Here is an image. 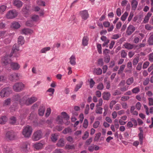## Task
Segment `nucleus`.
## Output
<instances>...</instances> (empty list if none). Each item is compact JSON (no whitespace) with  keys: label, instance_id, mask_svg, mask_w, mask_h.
<instances>
[{"label":"nucleus","instance_id":"1","mask_svg":"<svg viewBox=\"0 0 153 153\" xmlns=\"http://www.w3.org/2000/svg\"><path fill=\"white\" fill-rule=\"evenodd\" d=\"M19 46L18 45L14 44L12 49L11 51L9 54L6 55L1 59L2 62L5 65L11 64V60L10 58L12 56L17 57L20 56V52Z\"/></svg>","mask_w":153,"mask_h":153},{"label":"nucleus","instance_id":"2","mask_svg":"<svg viewBox=\"0 0 153 153\" xmlns=\"http://www.w3.org/2000/svg\"><path fill=\"white\" fill-rule=\"evenodd\" d=\"M32 128L31 126H27L25 127H24L23 129L22 134L25 138L29 137L32 132Z\"/></svg>","mask_w":153,"mask_h":153},{"label":"nucleus","instance_id":"3","mask_svg":"<svg viewBox=\"0 0 153 153\" xmlns=\"http://www.w3.org/2000/svg\"><path fill=\"white\" fill-rule=\"evenodd\" d=\"M16 133L14 131H8L5 134V138L7 140H13L16 139Z\"/></svg>","mask_w":153,"mask_h":153},{"label":"nucleus","instance_id":"4","mask_svg":"<svg viewBox=\"0 0 153 153\" xmlns=\"http://www.w3.org/2000/svg\"><path fill=\"white\" fill-rule=\"evenodd\" d=\"M12 93V90L9 87L3 88L0 92V96L1 97H7Z\"/></svg>","mask_w":153,"mask_h":153},{"label":"nucleus","instance_id":"5","mask_svg":"<svg viewBox=\"0 0 153 153\" xmlns=\"http://www.w3.org/2000/svg\"><path fill=\"white\" fill-rule=\"evenodd\" d=\"M25 87V85L22 82L16 83L13 86L14 91L19 92L23 90Z\"/></svg>","mask_w":153,"mask_h":153},{"label":"nucleus","instance_id":"6","mask_svg":"<svg viewBox=\"0 0 153 153\" xmlns=\"http://www.w3.org/2000/svg\"><path fill=\"white\" fill-rule=\"evenodd\" d=\"M42 132L41 131L39 130L35 132L32 136V140L34 141L39 140L42 137Z\"/></svg>","mask_w":153,"mask_h":153},{"label":"nucleus","instance_id":"7","mask_svg":"<svg viewBox=\"0 0 153 153\" xmlns=\"http://www.w3.org/2000/svg\"><path fill=\"white\" fill-rule=\"evenodd\" d=\"M18 12L15 10H9L6 15L8 19H13L18 15Z\"/></svg>","mask_w":153,"mask_h":153},{"label":"nucleus","instance_id":"8","mask_svg":"<svg viewBox=\"0 0 153 153\" xmlns=\"http://www.w3.org/2000/svg\"><path fill=\"white\" fill-rule=\"evenodd\" d=\"M20 76L19 74L14 73L10 75L9 79L12 82H16L19 79V77Z\"/></svg>","mask_w":153,"mask_h":153},{"label":"nucleus","instance_id":"9","mask_svg":"<svg viewBox=\"0 0 153 153\" xmlns=\"http://www.w3.org/2000/svg\"><path fill=\"white\" fill-rule=\"evenodd\" d=\"M135 30V27L133 25H130L128 27L126 33L129 36Z\"/></svg>","mask_w":153,"mask_h":153},{"label":"nucleus","instance_id":"10","mask_svg":"<svg viewBox=\"0 0 153 153\" xmlns=\"http://www.w3.org/2000/svg\"><path fill=\"white\" fill-rule=\"evenodd\" d=\"M138 129L140 131V132L138 134V136L139 137L140 143V144L142 145L143 144V131L142 129V127H140Z\"/></svg>","mask_w":153,"mask_h":153},{"label":"nucleus","instance_id":"11","mask_svg":"<svg viewBox=\"0 0 153 153\" xmlns=\"http://www.w3.org/2000/svg\"><path fill=\"white\" fill-rule=\"evenodd\" d=\"M30 6L29 5H25L22 8L23 14L24 15H28L30 13Z\"/></svg>","mask_w":153,"mask_h":153},{"label":"nucleus","instance_id":"12","mask_svg":"<svg viewBox=\"0 0 153 153\" xmlns=\"http://www.w3.org/2000/svg\"><path fill=\"white\" fill-rule=\"evenodd\" d=\"M38 20H28L26 22V25L27 27H32L35 25V23Z\"/></svg>","mask_w":153,"mask_h":153},{"label":"nucleus","instance_id":"13","mask_svg":"<svg viewBox=\"0 0 153 153\" xmlns=\"http://www.w3.org/2000/svg\"><path fill=\"white\" fill-rule=\"evenodd\" d=\"M10 66L11 69L13 70H18L20 67L19 65L16 62H11Z\"/></svg>","mask_w":153,"mask_h":153},{"label":"nucleus","instance_id":"14","mask_svg":"<svg viewBox=\"0 0 153 153\" xmlns=\"http://www.w3.org/2000/svg\"><path fill=\"white\" fill-rule=\"evenodd\" d=\"M13 3L14 5L18 8L22 7L23 4V3L20 0H13Z\"/></svg>","mask_w":153,"mask_h":153},{"label":"nucleus","instance_id":"15","mask_svg":"<svg viewBox=\"0 0 153 153\" xmlns=\"http://www.w3.org/2000/svg\"><path fill=\"white\" fill-rule=\"evenodd\" d=\"M4 150L6 153H13V150L10 148V145L7 144L4 146Z\"/></svg>","mask_w":153,"mask_h":153},{"label":"nucleus","instance_id":"16","mask_svg":"<svg viewBox=\"0 0 153 153\" xmlns=\"http://www.w3.org/2000/svg\"><path fill=\"white\" fill-rule=\"evenodd\" d=\"M82 18L83 19H87L88 18L89 15L88 12L86 10H84L80 12Z\"/></svg>","mask_w":153,"mask_h":153},{"label":"nucleus","instance_id":"17","mask_svg":"<svg viewBox=\"0 0 153 153\" xmlns=\"http://www.w3.org/2000/svg\"><path fill=\"white\" fill-rule=\"evenodd\" d=\"M111 94L109 92H104L102 94V98L104 100H109Z\"/></svg>","mask_w":153,"mask_h":153},{"label":"nucleus","instance_id":"18","mask_svg":"<svg viewBox=\"0 0 153 153\" xmlns=\"http://www.w3.org/2000/svg\"><path fill=\"white\" fill-rule=\"evenodd\" d=\"M24 42L25 40L24 37L22 36H20L18 39V45L19 46V45H22L24 43ZM15 44L17 45V44Z\"/></svg>","mask_w":153,"mask_h":153},{"label":"nucleus","instance_id":"19","mask_svg":"<svg viewBox=\"0 0 153 153\" xmlns=\"http://www.w3.org/2000/svg\"><path fill=\"white\" fill-rule=\"evenodd\" d=\"M22 33L25 35H28L29 34L33 32V31L28 28H24L22 30Z\"/></svg>","mask_w":153,"mask_h":153},{"label":"nucleus","instance_id":"20","mask_svg":"<svg viewBox=\"0 0 153 153\" xmlns=\"http://www.w3.org/2000/svg\"><path fill=\"white\" fill-rule=\"evenodd\" d=\"M45 111V107L44 106H41L38 110V114L39 116H43Z\"/></svg>","mask_w":153,"mask_h":153},{"label":"nucleus","instance_id":"21","mask_svg":"<svg viewBox=\"0 0 153 153\" xmlns=\"http://www.w3.org/2000/svg\"><path fill=\"white\" fill-rule=\"evenodd\" d=\"M134 45L128 43H126L123 45V46L125 48L130 50L133 49Z\"/></svg>","mask_w":153,"mask_h":153},{"label":"nucleus","instance_id":"22","mask_svg":"<svg viewBox=\"0 0 153 153\" xmlns=\"http://www.w3.org/2000/svg\"><path fill=\"white\" fill-rule=\"evenodd\" d=\"M65 144L63 138H61L58 141L57 145L59 147H63Z\"/></svg>","mask_w":153,"mask_h":153},{"label":"nucleus","instance_id":"23","mask_svg":"<svg viewBox=\"0 0 153 153\" xmlns=\"http://www.w3.org/2000/svg\"><path fill=\"white\" fill-rule=\"evenodd\" d=\"M28 143L26 142H24L22 143V145L21 146V149L22 151L25 152H26L27 151V146Z\"/></svg>","mask_w":153,"mask_h":153},{"label":"nucleus","instance_id":"24","mask_svg":"<svg viewBox=\"0 0 153 153\" xmlns=\"http://www.w3.org/2000/svg\"><path fill=\"white\" fill-rule=\"evenodd\" d=\"M34 147L36 149H40L43 148V144L40 143H39L35 144L34 145Z\"/></svg>","mask_w":153,"mask_h":153},{"label":"nucleus","instance_id":"25","mask_svg":"<svg viewBox=\"0 0 153 153\" xmlns=\"http://www.w3.org/2000/svg\"><path fill=\"white\" fill-rule=\"evenodd\" d=\"M7 120V117L5 116H2L0 117V124H5Z\"/></svg>","mask_w":153,"mask_h":153},{"label":"nucleus","instance_id":"26","mask_svg":"<svg viewBox=\"0 0 153 153\" xmlns=\"http://www.w3.org/2000/svg\"><path fill=\"white\" fill-rule=\"evenodd\" d=\"M37 98L34 97H32L28 99V101L29 104H31L37 100Z\"/></svg>","mask_w":153,"mask_h":153},{"label":"nucleus","instance_id":"27","mask_svg":"<svg viewBox=\"0 0 153 153\" xmlns=\"http://www.w3.org/2000/svg\"><path fill=\"white\" fill-rule=\"evenodd\" d=\"M88 39L87 36H84L82 39V45L85 46L88 44Z\"/></svg>","mask_w":153,"mask_h":153},{"label":"nucleus","instance_id":"28","mask_svg":"<svg viewBox=\"0 0 153 153\" xmlns=\"http://www.w3.org/2000/svg\"><path fill=\"white\" fill-rule=\"evenodd\" d=\"M138 2L136 0H133L131 2V7L133 10H135L137 7Z\"/></svg>","mask_w":153,"mask_h":153},{"label":"nucleus","instance_id":"29","mask_svg":"<svg viewBox=\"0 0 153 153\" xmlns=\"http://www.w3.org/2000/svg\"><path fill=\"white\" fill-rule=\"evenodd\" d=\"M61 114L62 116V118L65 119L66 120H68L70 118L69 116L65 112H62L61 113Z\"/></svg>","mask_w":153,"mask_h":153},{"label":"nucleus","instance_id":"30","mask_svg":"<svg viewBox=\"0 0 153 153\" xmlns=\"http://www.w3.org/2000/svg\"><path fill=\"white\" fill-rule=\"evenodd\" d=\"M56 120V122H58V124H62L63 123L62 117L60 115L57 116Z\"/></svg>","mask_w":153,"mask_h":153},{"label":"nucleus","instance_id":"31","mask_svg":"<svg viewBox=\"0 0 153 153\" xmlns=\"http://www.w3.org/2000/svg\"><path fill=\"white\" fill-rule=\"evenodd\" d=\"M70 64L72 65H76L75 58L74 56L72 55L70 58Z\"/></svg>","mask_w":153,"mask_h":153},{"label":"nucleus","instance_id":"32","mask_svg":"<svg viewBox=\"0 0 153 153\" xmlns=\"http://www.w3.org/2000/svg\"><path fill=\"white\" fill-rule=\"evenodd\" d=\"M11 26L14 29H17L20 27V25L18 22H15L12 23Z\"/></svg>","mask_w":153,"mask_h":153},{"label":"nucleus","instance_id":"33","mask_svg":"<svg viewBox=\"0 0 153 153\" xmlns=\"http://www.w3.org/2000/svg\"><path fill=\"white\" fill-rule=\"evenodd\" d=\"M16 117L14 116L11 117L10 119V123L12 125H14L16 123Z\"/></svg>","mask_w":153,"mask_h":153},{"label":"nucleus","instance_id":"34","mask_svg":"<svg viewBox=\"0 0 153 153\" xmlns=\"http://www.w3.org/2000/svg\"><path fill=\"white\" fill-rule=\"evenodd\" d=\"M11 102V99L10 98H8L6 100H4L3 103L4 105H8L10 104Z\"/></svg>","mask_w":153,"mask_h":153},{"label":"nucleus","instance_id":"35","mask_svg":"<svg viewBox=\"0 0 153 153\" xmlns=\"http://www.w3.org/2000/svg\"><path fill=\"white\" fill-rule=\"evenodd\" d=\"M94 71L95 72L96 74L97 75H100L102 74V70L100 68H95L94 70Z\"/></svg>","mask_w":153,"mask_h":153},{"label":"nucleus","instance_id":"36","mask_svg":"<svg viewBox=\"0 0 153 153\" xmlns=\"http://www.w3.org/2000/svg\"><path fill=\"white\" fill-rule=\"evenodd\" d=\"M65 148L66 149H75V147L74 145H70L69 144H66Z\"/></svg>","mask_w":153,"mask_h":153},{"label":"nucleus","instance_id":"37","mask_svg":"<svg viewBox=\"0 0 153 153\" xmlns=\"http://www.w3.org/2000/svg\"><path fill=\"white\" fill-rule=\"evenodd\" d=\"M57 135L56 134H53L51 137V140L53 142L56 141L57 140Z\"/></svg>","mask_w":153,"mask_h":153},{"label":"nucleus","instance_id":"38","mask_svg":"<svg viewBox=\"0 0 153 153\" xmlns=\"http://www.w3.org/2000/svg\"><path fill=\"white\" fill-rule=\"evenodd\" d=\"M82 84L83 82H81V83L79 85H76L74 89V91L75 92L77 91L81 87Z\"/></svg>","mask_w":153,"mask_h":153},{"label":"nucleus","instance_id":"39","mask_svg":"<svg viewBox=\"0 0 153 153\" xmlns=\"http://www.w3.org/2000/svg\"><path fill=\"white\" fill-rule=\"evenodd\" d=\"M149 44L150 45H153V35H151L149 37Z\"/></svg>","mask_w":153,"mask_h":153},{"label":"nucleus","instance_id":"40","mask_svg":"<svg viewBox=\"0 0 153 153\" xmlns=\"http://www.w3.org/2000/svg\"><path fill=\"white\" fill-rule=\"evenodd\" d=\"M101 135V133L99 132L96 134V136L95 137V138L94 139V141L97 142L99 140V139Z\"/></svg>","mask_w":153,"mask_h":153},{"label":"nucleus","instance_id":"41","mask_svg":"<svg viewBox=\"0 0 153 153\" xmlns=\"http://www.w3.org/2000/svg\"><path fill=\"white\" fill-rule=\"evenodd\" d=\"M134 81V79L133 77L128 78L126 81V83L128 85H130L133 83Z\"/></svg>","mask_w":153,"mask_h":153},{"label":"nucleus","instance_id":"42","mask_svg":"<svg viewBox=\"0 0 153 153\" xmlns=\"http://www.w3.org/2000/svg\"><path fill=\"white\" fill-rule=\"evenodd\" d=\"M97 49L98 52L100 54H101L102 53V52L101 45L100 44H97Z\"/></svg>","mask_w":153,"mask_h":153},{"label":"nucleus","instance_id":"43","mask_svg":"<svg viewBox=\"0 0 153 153\" xmlns=\"http://www.w3.org/2000/svg\"><path fill=\"white\" fill-rule=\"evenodd\" d=\"M103 108L100 107H97V109L95 111L96 113L97 114H101L102 113V110Z\"/></svg>","mask_w":153,"mask_h":153},{"label":"nucleus","instance_id":"44","mask_svg":"<svg viewBox=\"0 0 153 153\" xmlns=\"http://www.w3.org/2000/svg\"><path fill=\"white\" fill-rule=\"evenodd\" d=\"M13 98L15 100L17 101H19V102H20L21 97L19 94H17L15 95L14 96Z\"/></svg>","mask_w":153,"mask_h":153},{"label":"nucleus","instance_id":"45","mask_svg":"<svg viewBox=\"0 0 153 153\" xmlns=\"http://www.w3.org/2000/svg\"><path fill=\"white\" fill-rule=\"evenodd\" d=\"M51 48L50 47H47L42 49L40 51L41 53H46V52L49 51Z\"/></svg>","mask_w":153,"mask_h":153},{"label":"nucleus","instance_id":"46","mask_svg":"<svg viewBox=\"0 0 153 153\" xmlns=\"http://www.w3.org/2000/svg\"><path fill=\"white\" fill-rule=\"evenodd\" d=\"M140 91V89L139 87H136L133 88L132 90V91L133 93L137 94Z\"/></svg>","mask_w":153,"mask_h":153},{"label":"nucleus","instance_id":"47","mask_svg":"<svg viewBox=\"0 0 153 153\" xmlns=\"http://www.w3.org/2000/svg\"><path fill=\"white\" fill-rule=\"evenodd\" d=\"M139 58L138 57H137L134 59L133 61V65H136L139 62Z\"/></svg>","mask_w":153,"mask_h":153},{"label":"nucleus","instance_id":"48","mask_svg":"<svg viewBox=\"0 0 153 153\" xmlns=\"http://www.w3.org/2000/svg\"><path fill=\"white\" fill-rule=\"evenodd\" d=\"M7 6L4 5H2L0 7V13H2L6 10Z\"/></svg>","mask_w":153,"mask_h":153},{"label":"nucleus","instance_id":"49","mask_svg":"<svg viewBox=\"0 0 153 153\" xmlns=\"http://www.w3.org/2000/svg\"><path fill=\"white\" fill-rule=\"evenodd\" d=\"M11 40V37H9V38L5 39L4 40V42L6 44H9Z\"/></svg>","mask_w":153,"mask_h":153},{"label":"nucleus","instance_id":"50","mask_svg":"<svg viewBox=\"0 0 153 153\" xmlns=\"http://www.w3.org/2000/svg\"><path fill=\"white\" fill-rule=\"evenodd\" d=\"M89 83L90 87V88H92L93 87L94 84H95V82L94 81L93 79H92L91 78L90 79Z\"/></svg>","mask_w":153,"mask_h":153},{"label":"nucleus","instance_id":"51","mask_svg":"<svg viewBox=\"0 0 153 153\" xmlns=\"http://www.w3.org/2000/svg\"><path fill=\"white\" fill-rule=\"evenodd\" d=\"M121 55L122 58H125L127 55V53L126 52L125 50H122L121 51Z\"/></svg>","mask_w":153,"mask_h":153},{"label":"nucleus","instance_id":"52","mask_svg":"<svg viewBox=\"0 0 153 153\" xmlns=\"http://www.w3.org/2000/svg\"><path fill=\"white\" fill-rule=\"evenodd\" d=\"M104 88L103 84L102 83H100L97 86V88L99 90H102Z\"/></svg>","mask_w":153,"mask_h":153},{"label":"nucleus","instance_id":"53","mask_svg":"<svg viewBox=\"0 0 153 153\" xmlns=\"http://www.w3.org/2000/svg\"><path fill=\"white\" fill-rule=\"evenodd\" d=\"M88 122L87 119H85L84 121V123L83 124V127L85 128H86L88 126Z\"/></svg>","mask_w":153,"mask_h":153},{"label":"nucleus","instance_id":"54","mask_svg":"<svg viewBox=\"0 0 153 153\" xmlns=\"http://www.w3.org/2000/svg\"><path fill=\"white\" fill-rule=\"evenodd\" d=\"M98 64L101 66H102L103 65V59L102 58H100L98 59L97 61Z\"/></svg>","mask_w":153,"mask_h":153},{"label":"nucleus","instance_id":"55","mask_svg":"<svg viewBox=\"0 0 153 153\" xmlns=\"http://www.w3.org/2000/svg\"><path fill=\"white\" fill-rule=\"evenodd\" d=\"M150 64V63L148 61H146L144 63H143V69H146V68Z\"/></svg>","mask_w":153,"mask_h":153},{"label":"nucleus","instance_id":"56","mask_svg":"<svg viewBox=\"0 0 153 153\" xmlns=\"http://www.w3.org/2000/svg\"><path fill=\"white\" fill-rule=\"evenodd\" d=\"M117 102L115 100H112L110 103V108L111 109H112L113 105H115Z\"/></svg>","mask_w":153,"mask_h":153},{"label":"nucleus","instance_id":"57","mask_svg":"<svg viewBox=\"0 0 153 153\" xmlns=\"http://www.w3.org/2000/svg\"><path fill=\"white\" fill-rule=\"evenodd\" d=\"M100 124V123L99 121H95L93 125V127L94 128H97L98 127Z\"/></svg>","mask_w":153,"mask_h":153},{"label":"nucleus","instance_id":"58","mask_svg":"<svg viewBox=\"0 0 153 153\" xmlns=\"http://www.w3.org/2000/svg\"><path fill=\"white\" fill-rule=\"evenodd\" d=\"M98 102V103H97L96 105V107L101 106L102 105L103 100L102 98L100 99Z\"/></svg>","mask_w":153,"mask_h":153},{"label":"nucleus","instance_id":"59","mask_svg":"<svg viewBox=\"0 0 153 153\" xmlns=\"http://www.w3.org/2000/svg\"><path fill=\"white\" fill-rule=\"evenodd\" d=\"M89 136V132L88 131H86L85 133L84 136L82 137L83 140H86Z\"/></svg>","mask_w":153,"mask_h":153},{"label":"nucleus","instance_id":"60","mask_svg":"<svg viewBox=\"0 0 153 153\" xmlns=\"http://www.w3.org/2000/svg\"><path fill=\"white\" fill-rule=\"evenodd\" d=\"M92 138L90 137V138L86 140L85 143V145H90L91 143L92 142Z\"/></svg>","mask_w":153,"mask_h":153},{"label":"nucleus","instance_id":"61","mask_svg":"<svg viewBox=\"0 0 153 153\" xmlns=\"http://www.w3.org/2000/svg\"><path fill=\"white\" fill-rule=\"evenodd\" d=\"M128 15V13L127 12H125L121 16L120 19H126Z\"/></svg>","mask_w":153,"mask_h":153},{"label":"nucleus","instance_id":"62","mask_svg":"<svg viewBox=\"0 0 153 153\" xmlns=\"http://www.w3.org/2000/svg\"><path fill=\"white\" fill-rule=\"evenodd\" d=\"M89 110V105L88 104L86 105L85 108V114H87L88 113V111Z\"/></svg>","mask_w":153,"mask_h":153},{"label":"nucleus","instance_id":"63","mask_svg":"<svg viewBox=\"0 0 153 153\" xmlns=\"http://www.w3.org/2000/svg\"><path fill=\"white\" fill-rule=\"evenodd\" d=\"M149 100V106H152L153 105V98L149 97L148 98Z\"/></svg>","mask_w":153,"mask_h":153},{"label":"nucleus","instance_id":"64","mask_svg":"<svg viewBox=\"0 0 153 153\" xmlns=\"http://www.w3.org/2000/svg\"><path fill=\"white\" fill-rule=\"evenodd\" d=\"M149 60L151 62H153V53L149 54Z\"/></svg>","mask_w":153,"mask_h":153}]
</instances>
